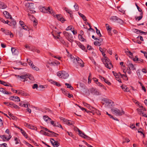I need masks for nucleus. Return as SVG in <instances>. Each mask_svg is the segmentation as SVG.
Segmentation results:
<instances>
[{"mask_svg": "<svg viewBox=\"0 0 147 147\" xmlns=\"http://www.w3.org/2000/svg\"><path fill=\"white\" fill-rule=\"evenodd\" d=\"M32 68L34 70H35L36 71H38L39 70V69L37 67L35 66L34 65V66H33L32 67Z\"/></svg>", "mask_w": 147, "mask_h": 147, "instance_id": "nucleus-61", "label": "nucleus"}, {"mask_svg": "<svg viewBox=\"0 0 147 147\" xmlns=\"http://www.w3.org/2000/svg\"><path fill=\"white\" fill-rule=\"evenodd\" d=\"M116 22L120 24H122L123 23V21L120 19L118 18V17Z\"/></svg>", "mask_w": 147, "mask_h": 147, "instance_id": "nucleus-43", "label": "nucleus"}, {"mask_svg": "<svg viewBox=\"0 0 147 147\" xmlns=\"http://www.w3.org/2000/svg\"><path fill=\"white\" fill-rule=\"evenodd\" d=\"M57 76L59 78L63 79H67L69 77V74H57Z\"/></svg>", "mask_w": 147, "mask_h": 147, "instance_id": "nucleus-15", "label": "nucleus"}, {"mask_svg": "<svg viewBox=\"0 0 147 147\" xmlns=\"http://www.w3.org/2000/svg\"><path fill=\"white\" fill-rule=\"evenodd\" d=\"M96 33L100 37H101L102 36V35L101 34L100 31L99 30H98V31H96Z\"/></svg>", "mask_w": 147, "mask_h": 147, "instance_id": "nucleus-58", "label": "nucleus"}, {"mask_svg": "<svg viewBox=\"0 0 147 147\" xmlns=\"http://www.w3.org/2000/svg\"><path fill=\"white\" fill-rule=\"evenodd\" d=\"M94 44L95 46H100L101 45V43H100L98 41H95L94 42Z\"/></svg>", "mask_w": 147, "mask_h": 147, "instance_id": "nucleus-44", "label": "nucleus"}, {"mask_svg": "<svg viewBox=\"0 0 147 147\" xmlns=\"http://www.w3.org/2000/svg\"><path fill=\"white\" fill-rule=\"evenodd\" d=\"M7 7V6L3 3L0 2V9H4Z\"/></svg>", "mask_w": 147, "mask_h": 147, "instance_id": "nucleus-24", "label": "nucleus"}, {"mask_svg": "<svg viewBox=\"0 0 147 147\" xmlns=\"http://www.w3.org/2000/svg\"><path fill=\"white\" fill-rule=\"evenodd\" d=\"M125 53H126L127 55L129 56L130 58H133V54L130 51H125Z\"/></svg>", "mask_w": 147, "mask_h": 147, "instance_id": "nucleus-23", "label": "nucleus"}, {"mask_svg": "<svg viewBox=\"0 0 147 147\" xmlns=\"http://www.w3.org/2000/svg\"><path fill=\"white\" fill-rule=\"evenodd\" d=\"M50 141L54 147H57L59 145V144L58 142L57 141H55L53 138H51Z\"/></svg>", "mask_w": 147, "mask_h": 147, "instance_id": "nucleus-11", "label": "nucleus"}, {"mask_svg": "<svg viewBox=\"0 0 147 147\" xmlns=\"http://www.w3.org/2000/svg\"><path fill=\"white\" fill-rule=\"evenodd\" d=\"M143 12L140 13V16L138 17L137 18L136 17H135L136 20H137L138 19V21L140 20L143 17Z\"/></svg>", "mask_w": 147, "mask_h": 147, "instance_id": "nucleus-29", "label": "nucleus"}, {"mask_svg": "<svg viewBox=\"0 0 147 147\" xmlns=\"http://www.w3.org/2000/svg\"><path fill=\"white\" fill-rule=\"evenodd\" d=\"M63 34L66 38L70 42H72L74 41V38L72 35L65 31L63 32Z\"/></svg>", "mask_w": 147, "mask_h": 147, "instance_id": "nucleus-7", "label": "nucleus"}, {"mask_svg": "<svg viewBox=\"0 0 147 147\" xmlns=\"http://www.w3.org/2000/svg\"><path fill=\"white\" fill-rule=\"evenodd\" d=\"M21 133L26 138H28V136L25 132V131L22 129H21L20 131Z\"/></svg>", "mask_w": 147, "mask_h": 147, "instance_id": "nucleus-26", "label": "nucleus"}, {"mask_svg": "<svg viewBox=\"0 0 147 147\" xmlns=\"http://www.w3.org/2000/svg\"><path fill=\"white\" fill-rule=\"evenodd\" d=\"M136 5L138 11L139 12H140L141 13L143 12L142 11V9L138 6V5L136 3Z\"/></svg>", "mask_w": 147, "mask_h": 147, "instance_id": "nucleus-57", "label": "nucleus"}, {"mask_svg": "<svg viewBox=\"0 0 147 147\" xmlns=\"http://www.w3.org/2000/svg\"><path fill=\"white\" fill-rule=\"evenodd\" d=\"M91 74H90L88 77V84L90 83L91 82Z\"/></svg>", "mask_w": 147, "mask_h": 147, "instance_id": "nucleus-50", "label": "nucleus"}, {"mask_svg": "<svg viewBox=\"0 0 147 147\" xmlns=\"http://www.w3.org/2000/svg\"><path fill=\"white\" fill-rule=\"evenodd\" d=\"M76 128L78 129V131L79 132V135L80 136L84 138H88V136L82 133L78 128Z\"/></svg>", "mask_w": 147, "mask_h": 147, "instance_id": "nucleus-18", "label": "nucleus"}, {"mask_svg": "<svg viewBox=\"0 0 147 147\" xmlns=\"http://www.w3.org/2000/svg\"><path fill=\"white\" fill-rule=\"evenodd\" d=\"M11 19V26L12 25H13L14 26H15L16 24V21L15 20H14L13 19H12V18Z\"/></svg>", "mask_w": 147, "mask_h": 147, "instance_id": "nucleus-38", "label": "nucleus"}, {"mask_svg": "<svg viewBox=\"0 0 147 147\" xmlns=\"http://www.w3.org/2000/svg\"><path fill=\"white\" fill-rule=\"evenodd\" d=\"M42 131L44 132L43 134L45 135H46V136H50V134L49 133H48L46 132L45 131H43V130H41L40 131V132H41Z\"/></svg>", "mask_w": 147, "mask_h": 147, "instance_id": "nucleus-59", "label": "nucleus"}, {"mask_svg": "<svg viewBox=\"0 0 147 147\" xmlns=\"http://www.w3.org/2000/svg\"><path fill=\"white\" fill-rule=\"evenodd\" d=\"M120 75L121 78H122L124 80H128V78L127 76L126 75V74L125 75L124 74H120Z\"/></svg>", "mask_w": 147, "mask_h": 147, "instance_id": "nucleus-25", "label": "nucleus"}, {"mask_svg": "<svg viewBox=\"0 0 147 147\" xmlns=\"http://www.w3.org/2000/svg\"><path fill=\"white\" fill-rule=\"evenodd\" d=\"M103 80L105 83L107 84L108 85H110L111 84V83L109 82V81L106 79H105Z\"/></svg>", "mask_w": 147, "mask_h": 147, "instance_id": "nucleus-54", "label": "nucleus"}, {"mask_svg": "<svg viewBox=\"0 0 147 147\" xmlns=\"http://www.w3.org/2000/svg\"><path fill=\"white\" fill-rule=\"evenodd\" d=\"M4 103L5 105H6L7 106H10L11 107H13L17 109H19L20 107L17 105L15 104H14L13 102L9 103L7 102H4Z\"/></svg>", "mask_w": 147, "mask_h": 147, "instance_id": "nucleus-9", "label": "nucleus"}, {"mask_svg": "<svg viewBox=\"0 0 147 147\" xmlns=\"http://www.w3.org/2000/svg\"><path fill=\"white\" fill-rule=\"evenodd\" d=\"M117 17L116 16H113L111 17L110 18V20L114 22H116L117 20Z\"/></svg>", "mask_w": 147, "mask_h": 147, "instance_id": "nucleus-34", "label": "nucleus"}, {"mask_svg": "<svg viewBox=\"0 0 147 147\" xmlns=\"http://www.w3.org/2000/svg\"><path fill=\"white\" fill-rule=\"evenodd\" d=\"M27 61L28 62V63L32 67L33 66H34V65L33 64L32 62V61H31L30 60H29L28 59H27Z\"/></svg>", "mask_w": 147, "mask_h": 147, "instance_id": "nucleus-35", "label": "nucleus"}, {"mask_svg": "<svg viewBox=\"0 0 147 147\" xmlns=\"http://www.w3.org/2000/svg\"><path fill=\"white\" fill-rule=\"evenodd\" d=\"M43 118L48 123H49L50 121L51 120V119L47 115L43 116Z\"/></svg>", "mask_w": 147, "mask_h": 147, "instance_id": "nucleus-19", "label": "nucleus"}, {"mask_svg": "<svg viewBox=\"0 0 147 147\" xmlns=\"http://www.w3.org/2000/svg\"><path fill=\"white\" fill-rule=\"evenodd\" d=\"M76 61H77L78 63H82V61L78 57H77V59H76Z\"/></svg>", "mask_w": 147, "mask_h": 147, "instance_id": "nucleus-45", "label": "nucleus"}, {"mask_svg": "<svg viewBox=\"0 0 147 147\" xmlns=\"http://www.w3.org/2000/svg\"><path fill=\"white\" fill-rule=\"evenodd\" d=\"M11 117L13 120H17V118L15 116H13V115L12 116H11Z\"/></svg>", "mask_w": 147, "mask_h": 147, "instance_id": "nucleus-64", "label": "nucleus"}, {"mask_svg": "<svg viewBox=\"0 0 147 147\" xmlns=\"http://www.w3.org/2000/svg\"><path fill=\"white\" fill-rule=\"evenodd\" d=\"M76 43L77 44V45L79 46V47L80 48L82 49V50H84V51L86 52H87V50L86 49V48L85 46L82 44L81 43H80V42L76 41H75Z\"/></svg>", "mask_w": 147, "mask_h": 147, "instance_id": "nucleus-12", "label": "nucleus"}, {"mask_svg": "<svg viewBox=\"0 0 147 147\" xmlns=\"http://www.w3.org/2000/svg\"><path fill=\"white\" fill-rule=\"evenodd\" d=\"M0 145L1 147H7V144L5 143L0 144Z\"/></svg>", "mask_w": 147, "mask_h": 147, "instance_id": "nucleus-62", "label": "nucleus"}, {"mask_svg": "<svg viewBox=\"0 0 147 147\" xmlns=\"http://www.w3.org/2000/svg\"><path fill=\"white\" fill-rule=\"evenodd\" d=\"M74 28L72 26H68L66 29V30H72L74 29Z\"/></svg>", "mask_w": 147, "mask_h": 147, "instance_id": "nucleus-42", "label": "nucleus"}, {"mask_svg": "<svg viewBox=\"0 0 147 147\" xmlns=\"http://www.w3.org/2000/svg\"><path fill=\"white\" fill-rule=\"evenodd\" d=\"M139 108L137 109V112L140 115H142L143 117H147V116L146 114H144V112L146 111V109L145 108H143V106H141L140 105H138Z\"/></svg>", "mask_w": 147, "mask_h": 147, "instance_id": "nucleus-5", "label": "nucleus"}, {"mask_svg": "<svg viewBox=\"0 0 147 147\" xmlns=\"http://www.w3.org/2000/svg\"><path fill=\"white\" fill-rule=\"evenodd\" d=\"M79 40L82 41H86L85 39H84L82 36V35L79 34L78 36Z\"/></svg>", "mask_w": 147, "mask_h": 147, "instance_id": "nucleus-28", "label": "nucleus"}, {"mask_svg": "<svg viewBox=\"0 0 147 147\" xmlns=\"http://www.w3.org/2000/svg\"><path fill=\"white\" fill-rule=\"evenodd\" d=\"M65 121V122L66 124H67V125H73L74 124V122L73 121H72L70 120H69L67 119H64Z\"/></svg>", "mask_w": 147, "mask_h": 147, "instance_id": "nucleus-20", "label": "nucleus"}, {"mask_svg": "<svg viewBox=\"0 0 147 147\" xmlns=\"http://www.w3.org/2000/svg\"><path fill=\"white\" fill-rule=\"evenodd\" d=\"M53 84L58 86H61L59 83L56 81H55L54 82H53Z\"/></svg>", "mask_w": 147, "mask_h": 147, "instance_id": "nucleus-55", "label": "nucleus"}, {"mask_svg": "<svg viewBox=\"0 0 147 147\" xmlns=\"http://www.w3.org/2000/svg\"><path fill=\"white\" fill-rule=\"evenodd\" d=\"M39 9L40 11L43 13H49L51 14L53 13V10L52 8L50 7H46L42 6H40L39 7Z\"/></svg>", "mask_w": 147, "mask_h": 147, "instance_id": "nucleus-2", "label": "nucleus"}, {"mask_svg": "<svg viewBox=\"0 0 147 147\" xmlns=\"http://www.w3.org/2000/svg\"><path fill=\"white\" fill-rule=\"evenodd\" d=\"M4 33L6 35H9L11 37H12L13 36V34L9 30H6L4 32Z\"/></svg>", "mask_w": 147, "mask_h": 147, "instance_id": "nucleus-21", "label": "nucleus"}, {"mask_svg": "<svg viewBox=\"0 0 147 147\" xmlns=\"http://www.w3.org/2000/svg\"><path fill=\"white\" fill-rule=\"evenodd\" d=\"M102 53V55L104 57V58L102 59V62L107 68L109 69H111V67H113L111 61L108 57L105 56L106 54L104 52H103Z\"/></svg>", "mask_w": 147, "mask_h": 147, "instance_id": "nucleus-1", "label": "nucleus"}, {"mask_svg": "<svg viewBox=\"0 0 147 147\" xmlns=\"http://www.w3.org/2000/svg\"><path fill=\"white\" fill-rule=\"evenodd\" d=\"M20 95L22 96H26V93L24 92V91L22 90H20Z\"/></svg>", "mask_w": 147, "mask_h": 147, "instance_id": "nucleus-47", "label": "nucleus"}, {"mask_svg": "<svg viewBox=\"0 0 147 147\" xmlns=\"http://www.w3.org/2000/svg\"><path fill=\"white\" fill-rule=\"evenodd\" d=\"M113 75L115 77L117 80L119 81V82L121 83V80L120 79V77H121L120 76V74H113Z\"/></svg>", "mask_w": 147, "mask_h": 147, "instance_id": "nucleus-22", "label": "nucleus"}, {"mask_svg": "<svg viewBox=\"0 0 147 147\" xmlns=\"http://www.w3.org/2000/svg\"><path fill=\"white\" fill-rule=\"evenodd\" d=\"M48 64L50 65L51 66H55L56 64L55 62H52L50 63H49Z\"/></svg>", "mask_w": 147, "mask_h": 147, "instance_id": "nucleus-60", "label": "nucleus"}, {"mask_svg": "<svg viewBox=\"0 0 147 147\" xmlns=\"http://www.w3.org/2000/svg\"><path fill=\"white\" fill-rule=\"evenodd\" d=\"M24 125L25 126H26V127H27L29 128H30V129H33V127L28 123H25L24 124Z\"/></svg>", "mask_w": 147, "mask_h": 147, "instance_id": "nucleus-31", "label": "nucleus"}, {"mask_svg": "<svg viewBox=\"0 0 147 147\" xmlns=\"http://www.w3.org/2000/svg\"><path fill=\"white\" fill-rule=\"evenodd\" d=\"M0 92H2L3 94H5L6 92V90L3 88H0Z\"/></svg>", "mask_w": 147, "mask_h": 147, "instance_id": "nucleus-52", "label": "nucleus"}, {"mask_svg": "<svg viewBox=\"0 0 147 147\" xmlns=\"http://www.w3.org/2000/svg\"><path fill=\"white\" fill-rule=\"evenodd\" d=\"M65 85L67 86V88L70 89L71 90H74V88L71 86L70 84L67 83H65Z\"/></svg>", "mask_w": 147, "mask_h": 147, "instance_id": "nucleus-32", "label": "nucleus"}, {"mask_svg": "<svg viewBox=\"0 0 147 147\" xmlns=\"http://www.w3.org/2000/svg\"><path fill=\"white\" fill-rule=\"evenodd\" d=\"M61 90H62V92L64 94L66 95H67V94L69 92L67 91L64 89H61Z\"/></svg>", "mask_w": 147, "mask_h": 147, "instance_id": "nucleus-39", "label": "nucleus"}, {"mask_svg": "<svg viewBox=\"0 0 147 147\" xmlns=\"http://www.w3.org/2000/svg\"><path fill=\"white\" fill-rule=\"evenodd\" d=\"M119 109L116 108H113L111 109V111L115 113L116 114H117L118 112L119 111Z\"/></svg>", "mask_w": 147, "mask_h": 147, "instance_id": "nucleus-36", "label": "nucleus"}, {"mask_svg": "<svg viewBox=\"0 0 147 147\" xmlns=\"http://www.w3.org/2000/svg\"><path fill=\"white\" fill-rule=\"evenodd\" d=\"M5 17L7 19H12V16L7 11H4L3 13Z\"/></svg>", "mask_w": 147, "mask_h": 147, "instance_id": "nucleus-17", "label": "nucleus"}, {"mask_svg": "<svg viewBox=\"0 0 147 147\" xmlns=\"http://www.w3.org/2000/svg\"><path fill=\"white\" fill-rule=\"evenodd\" d=\"M126 65L129 68V69L130 70V69H131L132 70H134L135 69L134 65L133 64L131 63L130 61H127L126 63Z\"/></svg>", "mask_w": 147, "mask_h": 147, "instance_id": "nucleus-13", "label": "nucleus"}, {"mask_svg": "<svg viewBox=\"0 0 147 147\" xmlns=\"http://www.w3.org/2000/svg\"><path fill=\"white\" fill-rule=\"evenodd\" d=\"M74 7L75 8V9L76 11H78L79 10V7L78 5L77 4L75 3V5H74Z\"/></svg>", "mask_w": 147, "mask_h": 147, "instance_id": "nucleus-46", "label": "nucleus"}, {"mask_svg": "<svg viewBox=\"0 0 147 147\" xmlns=\"http://www.w3.org/2000/svg\"><path fill=\"white\" fill-rule=\"evenodd\" d=\"M102 101L104 102L103 104L105 103V105L107 108H111V107L112 105L111 104L112 101L111 100L107 98H104L102 100Z\"/></svg>", "mask_w": 147, "mask_h": 147, "instance_id": "nucleus-6", "label": "nucleus"}, {"mask_svg": "<svg viewBox=\"0 0 147 147\" xmlns=\"http://www.w3.org/2000/svg\"><path fill=\"white\" fill-rule=\"evenodd\" d=\"M49 123H50L51 124L53 125L54 126L58 127H59V126L58 125H56V124L55 123L54 121L51 120L50 121Z\"/></svg>", "mask_w": 147, "mask_h": 147, "instance_id": "nucleus-41", "label": "nucleus"}, {"mask_svg": "<svg viewBox=\"0 0 147 147\" xmlns=\"http://www.w3.org/2000/svg\"><path fill=\"white\" fill-rule=\"evenodd\" d=\"M11 51L14 58L16 59H21V55L19 53L18 51L15 48L11 47Z\"/></svg>", "mask_w": 147, "mask_h": 147, "instance_id": "nucleus-4", "label": "nucleus"}, {"mask_svg": "<svg viewBox=\"0 0 147 147\" xmlns=\"http://www.w3.org/2000/svg\"><path fill=\"white\" fill-rule=\"evenodd\" d=\"M14 140L16 141V144H19V142L20 141V140L17 138L16 137L14 138Z\"/></svg>", "mask_w": 147, "mask_h": 147, "instance_id": "nucleus-51", "label": "nucleus"}, {"mask_svg": "<svg viewBox=\"0 0 147 147\" xmlns=\"http://www.w3.org/2000/svg\"><path fill=\"white\" fill-rule=\"evenodd\" d=\"M139 58L137 56H135V57L133 59V60L134 61H137L138 62L139 60Z\"/></svg>", "mask_w": 147, "mask_h": 147, "instance_id": "nucleus-56", "label": "nucleus"}, {"mask_svg": "<svg viewBox=\"0 0 147 147\" xmlns=\"http://www.w3.org/2000/svg\"><path fill=\"white\" fill-rule=\"evenodd\" d=\"M125 112L123 110H122L121 111H120L119 110V111L118 112L117 115L120 116L124 114Z\"/></svg>", "mask_w": 147, "mask_h": 147, "instance_id": "nucleus-30", "label": "nucleus"}, {"mask_svg": "<svg viewBox=\"0 0 147 147\" xmlns=\"http://www.w3.org/2000/svg\"><path fill=\"white\" fill-rule=\"evenodd\" d=\"M9 99L10 100L15 101L19 102L20 101V99L19 97L17 96H11L10 97Z\"/></svg>", "mask_w": 147, "mask_h": 147, "instance_id": "nucleus-14", "label": "nucleus"}, {"mask_svg": "<svg viewBox=\"0 0 147 147\" xmlns=\"http://www.w3.org/2000/svg\"><path fill=\"white\" fill-rule=\"evenodd\" d=\"M1 138L3 140V141H5L6 140L7 141V138L6 137L5 135H2L0 136Z\"/></svg>", "mask_w": 147, "mask_h": 147, "instance_id": "nucleus-40", "label": "nucleus"}, {"mask_svg": "<svg viewBox=\"0 0 147 147\" xmlns=\"http://www.w3.org/2000/svg\"><path fill=\"white\" fill-rule=\"evenodd\" d=\"M25 5L26 8L28 9L30 11L34 9L35 7V6L34 3H27L25 4Z\"/></svg>", "mask_w": 147, "mask_h": 147, "instance_id": "nucleus-8", "label": "nucleus"}, {"mask_svg": "<svg viewBox=\"0 0 147 147\" xmlns=\"http://www.w3.org/2000/svg\"><path fill=\"white\" fill-rule=\"evenodd\" d=\"M89 93L96 95H98L100 94L99 91L94 88L90 89L89 90Z\"/></svg>", "mask_w": 147, "mask_h": 147, "instance_id": "nucleus-10", "label": "nucleus"}, {"mask_svg": "<svg viewBox=\"0 0 147 147\" xmlns=\"http://www.w3.org/2000/svg\"><path fill=\"white\" fill-rule=\"evenodd\" d=\"M78 13L79 16L82 18V19L84 21H86L87 20V19H86V17L83 14L79 12H78Z\"/></svg>", "mask_w": 147, "mask_h": 147, "instance_id": "nucleus-27", "label": "nucleus"}, {"mask_svg": "<svg viewBox=\"0 0 147 147\" xmlns=\"http://www.w3.org/2000/svg\"><path fill=\"white\" fill-rule=\"evenodd\" d=\"M43 129L45 130L46 131H48V132H49L51 133H53V134H55V133L53 131H50L48 129H47V128H45L43 127Z\"/></svg>", "mask_w": 147, "mask_h": 147, "instance_id": "nucleus-48", "label": "nucleus"}, {"mask_svg": "<svg viewBox=\"0 0 147 147\" xmlns=\"http://www.w3.org/2000/svg\"><path fill=\"white\" fill-rule=\"evenodd\" d=\"M22 27L24 29L26 30H28V28L26 25H24L23 26H22Z\"/></svg>", "mask_w": 147, "mask_h": 147, "instance_id": "nucleus-63", "label": "nucleus"}, {"mask_svg": "<svg viewBox=\"0 0 147 147\" xmlns=\"http://www.w3.org/2000/svg\"><path fill=\"white\" fill-rule=\"evenodd\" d=\"M65 10L68 13L71 14V11L70 9H68L67 8L65 7Z\"/></svg>", "mask_w": 147, "mask_h": 147, "instance_id": "nucleus-53", "label": "nucleus"}, {"mask_svg": "<svg viewBox=\"0 0 147 147\" xmlns=\"http://www.w3.org/2000/svg\"><path fill=\"white\" fill-rule=\"evenodd\" d=\"M136 63H144V62L143 59L141 58H139L138 62H136Z\"/></svg>", "mask_w": 147, "mask_h": 147, "instance_id": "nucleus-49", "label": "nucleus"}, {"mask_svg": "<svg viewBox=\"0 0 147 147\" xmlns=\"http://www.w3.org/2000/svg\"><path fill=\"white\" fill-rule=\"evenodd\" d=\"M83 104L85 105V104H86V106L90 109H94V108L93 107L90 106L89 105L86 103L85 102H83Z\"/></svg>", "mask_w": 147, "mask_h": 147, "instance_id": "nucleus-33", "label": "nucleus"}, {"mask_svg": "<svg viewBox=\"0 0 147 147\" xmlns=\"http://www.w3.org/2000/svg\"><path fill=\"white\" fill-rule=\"evenodd\" d=\"M56 17L57 19L59 21H61L62 23H63L65 21V20L63 17L61 15H56Z\"/></svg>", "mask_w": 147, "mask_h": 147, "instance_id": "nucleus-16", "label": "nucleus"}, {"mask_svg": "<svg viewBox=\"0 0 147 147\" xmlns=\"http://www.w3.org/2000/svg\"><path fill=\"white\" fill-rule=\"evenodd\" d=\"M123 72L125 74H126L127 73V74H130V73L131 72V70L128 69H124L123 70Z\"/></svg>", "mask_w": 147, "mask_h": 147, "instance_id": "nucleus-37", "label": "nucleus"}, {"mask_svg": "<svg viewBox=\"0 0 147 147\" xmlns=\"http://www.w3.org/2000/svg\"><path fill=\"white\" fill-rule=\"evenodd\" d=\"M18 78L21 81H25V80H27V78H28L29 79L31 80H34V78L32 76H28L27 74H26V75H16L15 76Z\"/></svg>", "mask_w": 147, "mask_h": 147, "instance_id": "nucleus-3", "label": "nucleus"}]
</instances>
